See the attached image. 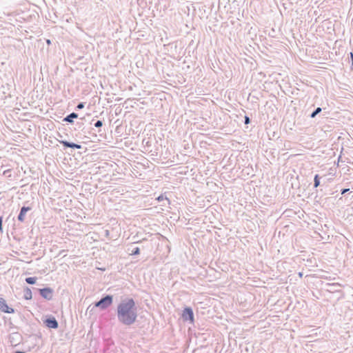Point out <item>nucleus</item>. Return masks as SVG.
<instances>
[{
    "mask_svg": "<svg viewBox=\"0 0 353 353\" xmlns=\"http://www.w3.org/2000/svg\"><path fill=\"white\" fill-rule=\"evenodd\" d=\"M85 106V103L83 102H80L78 103V105H77L76 107V110H81V109H83Z\"/></svg>",
    "mask_w": 353,
    "mask_h": 353,
    "instance_id": "nucleus-21",
    "label": "nucleus"
},
{
    "mask_svg": "<svg viewBox=\"0 0 353 353\" xmlns=\"http://www.w3.org/2000/svg\"><path fill=\"white\" fill-rule=\"evenodd\" d=\"M5 178H7L9 181H12L16 178V173L12 169H6L3 170V174H1Z\"/></svg>",
    "mask_w": 353,
    "mask_h": 353,
    "instance_id": "nucleus-10",
    "label": "nucleus"
},
{
    "mask_svg": "<svg viewBox=\"0 0 353 353\" xmlns=\"http://www.w3.org/2000/svg\"><path fill=\"white\" fill-rule=\"evenodd\" d=\"M79 117V114L76 112H72L70 114L67 115L65 117L63 118V121L66 123H72L74 122V119H77Z\"/></svg>",
    "mask_w": 353,
    "mask_h": 353,
    "instance_id": "nucleus-13",
    "label": "nucleus"
},
{
    "mask_svg": "<svg viewBox=\"0 0 353 353\" xmlns=\"http://www.w3.org/2000/svg\"><path fill=\"white\" fill-rule=\"evenodd\" d=\"M30 210H31V208L28 206H23L21 208L20 212L18 215V217H17L18 220L21 222H23L25 220L26 214L27 213V212H28Z\"/></svg>",
    "mask_w": 353,
    "mask_h": 353,
    "instance_id": "nucleus-12",
    "label": "nucleus"
},
{
    "mask_svg": "<svg viewBox=\"0 0 353 353\" xmlns=\"http://www.w3.org/2000/svg\"><path fill=\"white\" fill-rule=\"evenodd\" d=\"M320 176L319 174H315L314 177V188H316L320 185Z\"/></svg>",
    "mask_w": 353,
    "mask_h": 353,
    "instance_id": "nucleus-15",
    "label": "nucleus"
},
{
    "mask_svg": "<svg viewBox=\"0 0 353 353\" xmlns=\"http://www.w3.org/2000/svg\"><path fill=\"white\" fill-rule=\"evenodd\" d=\"M157 201H158L159 202H161L163 200H166L168 201V203L170 204V201L169 200V199H168L166 196H164L163 194H161L159 195L157 199H156Z\"/></svg>",
    "mask_w": 353,
    "mask_h": 353,
    "instance_id": "nucleus-18",
    "label": "nucleus"
},
{
    "mask_svg": "<svg viewBox=\"0 0 353 353\" xmlns=\"http://www.w3.org/2000/svg\"><path fill=\"white\" fill-rule=\"evenodd\" d=\"M47 43H48V44H50V41L49 39H48V40H47Z\"/></svg>",
    "mask_w": 353,
    "mask_h": 353,
    "instance_id": "nucleus-28",
    "label": "nucleus"
},
{
    "mask_svg": "<svg viewBox=\"0 0 353 353\" xmlns=\"http://www.w3.org/2000/svg\"><path fill=\"white\" fill-rule=\"evenodd\" d=\"M44 324L48 328L57 329L59 327V323L53 316H49L43 321Z\"/></svg>",
    "mask_w": 353,
    "mask_h": 353,
    "instance_id": "nucleus-6",
    "label": "nucleus"
},
{
    "mask_svg": "<svg viewBox=\"0 0 353 353\" xmlns=\"http://www.w3.org/2000/svg\"><path fill=\"white\" fill-rule=\"evenodd\" d=\"M113 302V296L106 294L103 296L99 301L94 303V306L99 307L101 310H106Z\"/></svg>",
    "mask_w": 353,
    "mask_h": 353,
    "instance_id": "nucleus-3",
    "label": "nucleus"
},
{
    "mask_svg": "<svg viewBox=\"0 0 353 353\" xmlns=\"http://www.w3.org/2000/svg\"><path fill=\"white\" fill-rule=\"evenodd\" d=\"M325 287V290L327 292L334 293V292H339L341 285L338 283H326Z\"/></svg>",
    "mask_w": 353,
    "mask_h": 353,
    "instance_id": "nucleus-8",
    "label": "nucleus"
},
{
    "mask_svg": "<svg viewBox=\"0 0 353 353\" xmlns=\"http://www.w3.org/2000/svg\"><path fill=\"white\" fill-rule=\"evenodd\" d=\"M23 298L26 300H30L32 298V291L28 287L24 288Z\"/></svg>",
    "mask_w": 353,
    "mask_h": 353,
    "instance_id": "nucleus-14",
    "label": "nucleus"
},
{
    "mask_svg": "<svg viewBox=\"0 0 353 353\" xmlns=\"http://www.w3.org/2000/svg\"><path fill=\"white\" fill-rule=\"evenodd\" d=\"M350 191V189L349 188H343L341 190V194L343 195V194H345L346 192H349Z\"/></svg>",
    "mask_w": 353,
    "mask_h": 353,
    "instance_id": "nucleus-24",
    "label": "nucleus"
},
{
    "mask_svg": "<svg viewBox=\"0 0 353 353\" xmlns=\"http://www.w3.org/2000/svg\"><path fill=\"white\" fill-rule=\"evenodd\" d=\"M59 143L65 148H72V149H81V147H82L81 145H80V144H77V143H73V142H70V141H65V140L59 141Z\"/></svg>",
    "mask_w": 353,
    "mask_h": 353,
    "instance_id": "nucleus-9",
    "label": "nucleus"
},
{
    "mask_svg": "<svg viewBox=\"0 0 353 353\" xmlns=\"http://www.w3.org/2000/svg\"><path fill=\"white\" fill-rule=\"evenodd\" d=\"M103 125V121H101V120H98L97 121L94 123V126L96 127V128H101V126Z\"/></svg>",
    "mask_w": 353,
    "mask_h": 353,
    "instance_id": "nucleus-20",
    "label": "nucleus"
},
{
    "mask_svg": "<svg viewBox=\"0 0 353 353\" xmlns=\"http://www.w3.org/2000/svg\"><path fill=\"white\" fill-rule=\"evenodd\" d=\"M140 254V249L138 247L134 248L132 250L131 255H138Z\"/></svg>",
    "mask_w": 353,
    "mask_h": 353,
    "instance_id": "nucleus-19",
    "label": "nucleus"
},
{
    "mask_svg": "<svg viewBox=\"0 0 353 353\" xmlns=\"http://www.w3.org/2000/svg\"><path fill=\"white\" fill-rule=\"evenodd\" d=\"M299 276L300 277H301V276H303V273H302V272H299Z\"/></svg>",
    "mask_w": 353,
    "mask_h": 353,
    "instance_id": "nucleus-26",
    "label": "nucleus"
},
{
    "mask_svg": "<svg viewBox=\"0 0 353 353\" xmlns=\"http://www.w3.org/2000/svg\"><path fill=\"white\" fill-rule=\"evenodd\" d=\"M4 165L3 163H1V170H3V168H4Z\"/></svg>",
    "mask_w": 353,
    "mask_h": 353,
    "instance_id": "nucleus-27",
    "label": "nucleus"
},
{
    "mask_svg": "<svg viewBox=\"0 0 353 353\" xmlns=\"http://www.w3.org/2000/svg\"><path fill=\"white\" fill-rule=\"evenodd\" d=\"M39 294L45 299L50 301L52 299L54 290L50 287H46L41 289H37Z\"/></svg>",
    "mask_w": 353,
    "mask_h": 353,
    "instance_id": "nucleus-5",
    "label": "nucleus"
},
{
    "mask_svg": "<svg viewBox=\"0 0 353 353\" xmlns=\"http://www.w3.org/2000/svg\"><path fill=\"white\" fill-rule=\"evenodd\" d=\"M21 335L18 332H14L9 335V342L12 346H17L21 341Z\"/></svg>",
    "mask_w": 353,
    "mask_h": 353,
    "instance_id": "nucleus-7",
    "label": "nucleus"
},
{
    "mask_svg": "<svg viewBox=\"0 0 353 353\" xmlns=\"http://www.w3.org/2000/svg\"><path fill=\"white\" fill-rule=\"evenodd\" d=\"M5 77L7 78V81L6 82V88L4 85H2L4 90L2 91L1 94V100H4V103H6V100L12 99V93L14 91V81L12 74L10 72L9 77H7V75L5 74Z\"/></svg>",
    "mask_w": 353,
    "mask_h": 353,
    "instance_id": "nucleus-2",
    "label": "nucleus"
},
{
    "mask_svg": "<svg viewBox=\"0 0 353 353\" xmlns=\"http://www.w3.org/2000/svg\"><path fill=\"white\" fill-rule=\"evenodd\" d=\"M322 111L321 108H316L310 114V118H314L317 114H319Z\"/></svg>",
    "mask_w": 353,
    "mask_h": 353,
    "instance_id": "nucleus-17",
    "label": "nucleus"
},
{
    "mask_svg": "<svg viewBox=\"0 0 353 353\" xmlns=\"http://www.w3.org/2000/svg\"><path fill=\"white\" fill-rule=\"evenodd\" d=\"M350 59H351V62H352L351 66H350V70H353V52H350Z\"/></svg>",
    "mask_w": 353,
    "mask_h": 353,
    "instance_id": "nucleus-22",
    "label": "nucleus"
},
{
    "mask_svg": "<svg viewBox=\"0 0 353 353\" xmlns=\"http://www.w3.org/2000/svg\"><path fill=\"white\" fill-rule=\"evenodd\" d=\"M14 353H26L24 351H16Z\"/></svg>",
    "mask_w": 353,
    "mask_h": 353,
    "instance_id": "nucleus-25",
    "label": "nucleus"
},
{
    "mask_svg": "<svg viewBox=\"0 0 353 353\" xmlns=\"http://www.w3.org/2000/svg\"><path fill=\"white\" fill-rule=\"evenodd\" d=\"M244 119H245V121H244L245 124H249L251 121L250 119L248 116H245Z\"/></svg>",
    "mask_w": 353,
    "mask_h": 353,
    "instance_id": "nucleus-23",
    "label": "nucleus"
},
{
    "mask_svg": "<svg viewBox=\"0 0 353 353\" xmlns=\"http://www.w3.org/2000/svg\"><path fill=\"white\" fill-rule=\"evenodd\" d=\"M181 318L183 321H188L190 323L193 324L194 322V317L192 307H185L183 310Z\"/></svg>",
    "mask_w": 353,
    "mask_h": 353,
    "instance_id": "nucleus-4",
    "label": "nucleus"
},
{
    "mask_svg": "<svg viewBox=\"0 0 353 353\" xmlns=\"http://www.w3.org/2000/svg\"><path fill=\"white\" fill-rule=\"evenodd\" d=\"M117 319L120 323L125 326L133 325L137 319V307L132 298L122 300L117 307Z\"/></svg>",
    "mask_w": 353,
    "mask_h": 353,
    "instance_id": "nucleus-1",
    "label": "nucleus"
},
{
    "mask_svg": "<svg viewBox=\"0 0 353 353\" xmlns=\"http://www.w3.org/2000/svg\"><path fill=\"white\" fill-rule=\"evenodd\" d=\"M25 280L28 284L33 285V284L36 283L37 278V277H27V278H26Z\"/></svg>",
    "mask_w": 353,
    "mask_h": 353,
    "instance_id": "nucleus-16",
    "label": "nucleus"
},
{
    "mask_svg": "<svg viewBox=\"0 0 353 353\" xmlns=\"http://www.w3.org/2000/svg\"><path fill=\"white\" fill-rule=\"evenodd\" d=\"M1 312H5V313H9V314L14 312V310L12 307L8 306L6 300H4L2 298H1Z\"/></svg>",
    "mask_w": 353,
    "mask_h": 353,
    "instance_id": "nucleus-11",
    "label": "nucleus"
}]
</instances>
